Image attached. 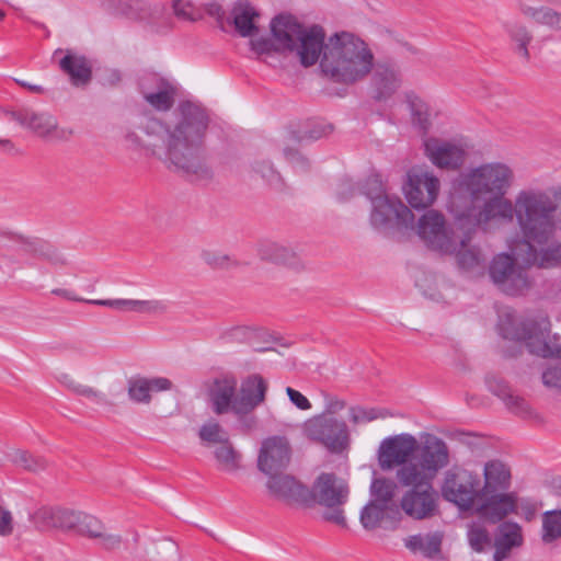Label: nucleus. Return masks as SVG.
I'll use <instances>...</instances> for the list:
<instances>
[{
    "label": "nucleus",
    "instance_id": "nucleus-1",
    "mask_svg": "<svg viewBox=\"0 0 561 561\" xmlns=\"http://www.w3.org/2000/svg\"><path fill=\"white\" fill-rule=\"evenodd\" d=\"M514 179L513 170L502 162L484 163L460 174L448 207L461 229L490 232L515 221L522 236L533 220L537 221L551 196L539 188H525L511 201L505 195Z\"/></svg>",
    "mask_w": 561,
    "mask_h": 561
},
{
    "label": "nucleus",
    "instance_id": "nucleus-2",
    "mask_svg": "<svg viewBox=\"0 0 561 561\" xmlns=\"http://www.w3.org/2000/svg\"><path fill=\"white\" fill-rule=\"evenodd\" d=\"M274 32L287 47H294L291 37L299 41L300 64L316 65L320 59L322 75L335 83L351 85L363 81L373 71L371 87L377 100L390 98L401 85V73L392 62L375 64L368 44L350 32H337L325 39L324 30L313 26L304 32L291 21L278 20Z\"/></svg>",
    "mask_w": 561,
    "mask_h": 561
},
{
    "label": "nucleus",
    "instance_id": "nucleus-3",
    "mask_svg": "<svg viewBox=\"0 0 561 561\" xmlns=\"http://www.w3.org/2000/svg\"><path fill=\"white\" fill-rule=\"evenodd\" d=\"M210 118L207 110L192 101H182L165 123L146 117L141 130L150 138L161 140L163 161L171 169L195 180L210 178L205 139Z\"/></svg>",
    "mask_w": 561,
    "mask_h": 561
},
{
    "label": "nucleus",
    "instance_id": "nucleus-4",
    "mask_svg": "<svg viewBox=\"0 0 561 561\" xmlns=\"http://www.w3.org/2000/svg\"><path fill=\"white\" fill-rule=\"evenodd\" d=\"M542 210L541 217L524 231L514 253L525 266L551 270L561 266V208L550 197Z\"/></svg>",
    "mask_w": 561,
    "mask_h": 561
},
{
    "label": "nucleus",
    "instance_id": "nucleus-5",
    "mask_svg": "<svg viewBox=\"0 0 561 561\" xmlns=\"http://www.w3.org/2000/svg\"><path fill=\"white\" fill-rule=\"evenodd\" d=\"M397 479L409 488L400 499L398 508L401 514L413 520H426L439 514V494L433 486L432 477L410 463L397 471Z\"/></svg>",
    "mask_w": 561,
    "mask_h": 561
},
{
    "label": "nucleus",
    "instance_id": "nucleus-6",
    "mask_svg": "<svg viewBox=\"0 0 561 561\" xmlns=\"http://www.w3.org/2000/svg\"><path fill=\"white\" fill-rule=\"evenodd\" d=\"M499 331L505 340L523 342L530 354L561 358V343L557 335L549 336L550 323L547 319L517 321L507 313L500 319Z\"/></svg>",
    "mask_w": 561,
    "mask_h": 561
},
{
    "label": "nucleus",
    "instance_id": "nucleus-7",
    "mask_svg": "<svg viewBox=\"0 0 561 561\" xmlns=\"http://www.w3.org/2000/svg\"><path fill=\"white\" fill-rule=\"evenodd\" d=\"M350 488L345 480L334 473H321L308 489L307 506L318 504L324 508L322 517L325 522L342 528L347 527L343 506L348 500Z\"/></svg>",
    "mask_w": 561,
    "mask_h": 561
},
{
    "label": "nucleus",
    "instance_id": "nucleus-8",
    "mask_svg": "<svg viewBox=\"0 0 561 561\" xmlns=\"http://www.w3.org/2000/svg\"><path fill=\"white\" fill-rule=\"evenodd\" d=\"M523 241L520 240L512 249V255L501 253L493 257L489 266V275L492 282L499 287L501 291L510 296L523 295L531 286V280L526 267L519 260H517L514 251L516 247Z\"/></svg>",
    "mask_w": 561,
    "mask_h": 561
},
{
    "label": "nucleus",
    "instance_id": "nucleus-9",
    "mask_svg": "<svg viewBox=\"0 0 561 561\" xmlns=\"http://www.w3.org/2000/svg\"><path fill=\"white\" fill-rule=\"evenodd\" d=\"M481 492V480L477 473L458 468L445 473L442 495L460 511L473 510Z\"/></svg>",
    "mask_w": 561,
    "mask_h": 561
},
{
    "label": "nucleus",
    "instance_id": "nucleus-10",
    "mask_svg": "<svg viewBox=\"0 0 561 561\" xmlns=\"http://www.w3.org/2000/svg\"><path fill=\"white\" fill-rule=\"evenodd\" d=\"M304 433L309 439L323 444L331 451H341L348 444L346 423L327 413L307 420Z\"/></svg>",
    "mask_w": 561,
    "mask_h": 561
},
{
    "label": "nucleus",
    "instance_id": "nucleus-11",
    "mask_svg": "<svg viewBox=\"0 0 561 561\" xmlns=\"http://www.w3.org/2000/svg\"><path fill=\"white\" fill-rule=\"evenodd\" d=\"M414 216L399 197L387 195L373 199L370 211L371 226L385 231L391 226L398 228L413 229Z\"/></svg>",
    "mask_w": 561,
    "mask_h": 561
},
{
    "label": "nucleus",
    "instance_id": "nucleus-12",
    "mask_svg": "<svg viewBox=\"0 0 561 561\" xmlns=\"http://www.w3.org/2000/svg\"><path fill=\"white\" fill-rule=\"evenodd\" d=\"M439 190L438 178L422 169L410 171L403 186L407 201L415 209L430 207L436 201Z\"/></svg>",
    "mask_w": 561,
    "mask_h": 561
},
{
    "label": "nucleus",
    "instance_id": "nucleus-13",
    "mask_svg": "<svg viewBox=\"0 0 561 561\" xmlns=\"http://www.w3.org/2000/svg\"><path fill=\"white\" fill-rule=\"evenodd\" d=\"M8 115L10 119L15 121L25 128H28L42 138L66 141L73 135L72 128L58 126L56 117L48 113H36L31 110H21L10 112Z\"/></svg>",
    "mask_w": 561,
    "mask_h": 561
},
{
    "label": "nucleus",
    "instance_id": "nucleus-14",
    "mask_svg": "<svg viewBox=\"0 0 561 561\" xmlns=\"http://www.w3.org/2000/svg\"><path fill=\"white\" fill-rule=\"evenodd\" d=\"M416 233L433 250L442 253H453L456 250L445 217L437 210H427L421 216L416 224Z\"/></svg>",
    "mask_w": 561,
    "mask_h": 561
},
{
    "label": "nucleus",
    "instance_id": "nucleus-15",
    "mask_svg": "<svg viewBox=\"0 0 561 561\" xmlns=\"http://www.w3.org/2000/svg\"><path fill=\"white\" fill-rule=\"evenodd\" d=\"M417 449V440L411 434H399L385 438L378 448V465L381 470L388 471L394 467L408 466V460Z\"/></svg>",
    "mask_w": 561,
    "mask_h": 561
},
{
    "label": "nucleus",
    "instance_id": "nucleus-16",
    "mask_svg": "<svg viewBox=\"0 0 561 561\" xmlns=\"http://www.w3.org/2000/svg\"><path fill=\"white\" fill-rule=\"evenodd\" d=\"M518 504L514 492H481L474 512L483 519L496 524L516 512Z\"/></svg>",
    "mask_w": 561,
    "mask_h": 561
},
{
    "label": "nucleus",
    "instance_id": "nucleus-17",
    "mask_svg": "<svg viewBox=\"0 0 561 561\" xmlns=\"http://www.w3.org/2000/svg\"><path fill=\"white\" fill-rule=\"evenodd\" d=\"M211 410L217 415H237L238 379L232 374H224L211 380L208 387Z\"/></svg>",
    "mask_w": 561,
    "mask_h": 561
},
{
    "label": "nucleus",
    "instance_id": "nucleus-18",
    "mask_svg": "<svg viewBox=\"0 0 561 561\" xmlns=\"http://www.w3.org/2000/svg\"><path fill=\"white\" fill-rule=\"evenodd\" d=\"M290 460V447L285 437L266 438L260 448L257 468L271 477L285 469Z\"/></svg>",
    "mask_w": 561,
    "mask_h": 561
},
{
    "label": "nucleus",
    "instance_id": "nucleus-19",
    "mask_svg": "<svg viewBox=\"0 0 561 561\" xmlns=\"http://www.w3.org/2000/svg\"><path fill=\"white\" fill-rule=\"evenodd\" d=\"M140 93L146 103L158 112H168L174 105L178 88L169 80L151 76L140 83Z\"/></svg>",
    "mask_w": 561,
    "mask_h": 561
},
{
    "label": "nucleus",
    "instance_id": "nucleus-20",
    "mask_svg": "<svg viewBox=\"0 0 561 561\" xmlns=\"http://www.w3.org/2000/svg\"><path fill=\"white\" fill-rule=\"evenodd\" d=\"M266 488L272 497L287 504L307 506L308 488L293 476L276 473L268 478Z\"/></svg>",
    "mask_w": 561,
    "mask_h": 561
},
{
    "label": "nucleus",
    "instance_id": "nucleus-21",
    "mask_svg": "<svg viewBox=\"0 0 561 561\" xmlns=\"http://www.w3.org/2000/svg\"><path fill=\"white\" fill-rule=\"evenodd\" d=\"M424 148L432 163L440 169L456 170L466 159V152L461 146L436 138L426 139Z\"/></svg>",
    "mask_w": 561,
    "mask_h": 561
},
{
    "label": "nucleus",
    "instance_id": "nucleus-22",
    "mask_svg": "<svg viewBox=\"0 0 561 561\" xmlns=\"http://www.w3.org/2000/svg\"><path fill=\"white\" fill-rule=\"evenodd\" d=\"M32 522L39 530H71L79 522V512L59 506H43L34 512Z\"/></svg>",
    "mask_w": 561,
    "mask_h": 561
},
{
    "label": "nucleus",
    "instance_id": "nucleus-23",
    "mask_svg": "<svg viewBox=\"0 0 561 561\" xmlns=\"http://www.w3.org/2000/svg\"><path fill=\"white\" fill-rule=\"evenodd\" d=\"M420 465H416L428 477L434 478L439 469L449 462V451L446 443L433 435H428L420 449Z\"/></svg>",
    "mask_w": 561,
    "mask_h": 561
},
{
    "label": "nucleus",
    "instance_id": "nucleus-24",
    "mask_svg": "<svg viewBox=\"0 0 561 561\" xmlns=\"http://www.w3.org/2000/svg\"><path fill=\"white\" fill-rule=\"evenodd\" d=\"M267 383L257 374L250 375L242 380L238 390L237 415L243 416L251 413L265 400Z\"/></svg>",
    "mask_w": 561,
    "mask_h": 561
},
{
    "label": "nucleus",
    "instance_id": "nucleus-25",
    "mask_svg": "<svg viewBox=\"0 0 561 561\" xmlns=\"http://www.w3.org/2000/svg\"><path fill=\"white\" fill-rule=\"evenodd\" d=\"M87 304L108 307L121 312H136L151 316L163 314L168 311V304L160 299H92Z\"/></svg>",
    "mask_w": 561,
    "mask_h": 561
},
{
    "label": "nucleus",
    "instance_id": "nucleus-26",
    "mask_svg": "<svg viewBox=\"0 0 561 561\" xmlns=\"http://www.w3.org/2000/svg\"><path fill=\"white\" fill-rule=\"evenodd\" d=\"M486 386L494 396L504 402L512 413L522 417H533L535 415L526 399L516 394L501 377L488 376Z\"/></svg>",
    "mask_w": 561,
    "mask_h": 561
},
{
    "label": "nucleus",
    "instance_id": "nucleus-27",
    "mask_svg": "<svg viewBox=\"0 0 561 561\" xmlns=\"http://www.w3.org/2000/svg\"><path fill=\"white\" fill-rule=\"evenodd\" d=\"M524 542L522 527L517 523L504 522L494 534V561H503L511 557L512 551Z\"/></svg>",
    "mask_w": 561,
    "mask_h": 561
},
{
    "label": "nucleus",
    "instance_id": "nucleus-28",
    "mask_svg": "<svg viewBox=\"0 0 561 561\" xmlns=\"http://www.w3.org/2000/svg\"><path fill=\"white\" fill-rule=\"evenodd\" d=\"M172 388V381L164 377L130 378L128 380V397L135 403L149 404L152 392L168 391Z\"/></svg>",
    "mask_w": 561,
    "mask_h": 561
},
{
    "label": "nucleus",
    "instance_id": "nucleus-29",
    "mask_svg": "<svg viewBox=\"0 0 561 561\" xmlns=\"http://www.w3.org/2000/svg\"><path fill=\"white\" fill-rule=\"evenodd\" d=\"M257 253L263 261L283 264L295 268L301 266L300 257L295 249L276 241H261L257 245Z\"/></svg>",
    "mask_w": 561,
    "mask_h": 561
},
{
    "label": "nucleus",
    "instance_id": "nucleus-30",
    "mask_svg": "<svg viewBox=\"0 0 561 561\" xmlns=\"http://www.w3.org/2000/svg\"><path fill=\"white\" fill-rule=\"evenodd\" d=\"M79 535L91 539H100L101 545L106 549H113L119 546L122 538L115 534H107L100 519L92 515L79 512V522L75 527Z\"/></svg>",
    "mask_w": 561,
    "mask_h": 561
},
{
    "label": "nucleus",
    "instance_id": "nucleus-31",
    "mask_svg": "<svg viewBox=\"0 0 561 561\" xmlns=\"http://www.w3.org/2000/svg\"><path fill=\"white\" fill-rule=\"evenodd\" d=\"M279 19L283 20L284 23L287 22V20L294 22L304 32L310 31L314 26V25H312L310 27H305L294 16L288 15V14H279V15L275 16L272 20V22H271V32H272L273 38L275 41V44L271 39H268V38H263V37L262 38H256V39H252L251 41L252 49L255 53H257V54H266V53H271L272 50H276V51H285V50L295 51L296 55L298 56V58L300 59V56H299V53H298L299 46L297 45L299 43L298 39H296L295 37H291L295 46L294 47H287L279 38L276 37L275 32H274V25H275V23Z\"/></svg>",
    "mask_w": 561,
    "mask_h": 561
},
{
    "label": "nucleus",
    "instance_id": "nucleus-32",
    "mask_svg": "<svg viewBox=\"0 0 561 561\" xmlns=\"http://www.w3.org/2000/svg\"><path fill=\"white\" fill-rule=\"evenodd\" d=\"M386 518L400 522L402 517L398 506L387 507L370 500L359 514V522L363 528L368 531L380 527L381 522Z\"/></svg>",
    "mask_w": 561,
    "mask_h": 561
},
{
    "label": "nucleus",
    "instance_id": "nucleus-33",
    "mask_svg": "<svg viewBox=\"0 0 561 561\" xmlns=\"http://www.w3.org/2000/svg\"><path fill=\"white\" fill-rule=\"evenodd\" d=\"M443 535L439 531L416 534L404 539V547L413 554L434 559L442 550Z\"/></svg>",
    "mask_w": 561,
    "mask_h": 561
},
{
    "label": "nucleus",
    "instance_id": "nucleus-34",
    "mask_svg": "<svg viewBox=\"0 0 561 561\" xmlns=\"http://www.w3.org/2000/svg\"><path fill=\"white\" fill-rule=\"evenodd\" d=\"M21 250L51 265L61 266L67 264V259L51 243L38 238L21 239Z\"/></svg>",
    "mask_w": 561,
    "mask_h": 561
},
{
    "label": "nucleus",
    "instance_id": "nucleus-35",
    "mask_svg": "<svg viewBox=\"0 0 561 561\" xmlns=\"http://www.w3.org/2000/svg\"><path fill=\"white\" fill-rule=\"evenodd\" d=\"M484 483L481 486L484 493L506 492L511 485L510 469L499 460L485 463L483 469Z\"/></svg>",
    "mask_w": 561,
    "mask_h": 561
},
{
    "label": "nucleus",
    "instance_id": "nucleus-36",
    "mask_svg": "<svg viewBox=\"0 0 561 561\" xmlns=\"http://www.w3.org/2000/svg\"><path fill=\"white\" fill-rule=\"evenodd\" d=\"M59 67L70 77L73 85H85L91 80V66L83 56L68 53L62 59H60Z\"/></svg>",
    "mask_w": 561,
    "mask_h": 561
},
{
    "label": "nucleus",
    "instance_id": "nucleus-37",
    "mask_svg": "<svg viewBox=\"0 0 561 561\" xmlns=\"http://www.w3.org/2000/svg\"><path fill=\"white\" fill-rule=\"evenodd\" d=\"M453 253H456L457 263L463 270L483 268L485 265V255L480 248L470 244L469 236L462 238L459 244L456 243Z\"/></svg>",
    "mask_w": 561,
    "mask_h": 561
},
{
    "label": "nucleus",
    "instance_id": "nucleus-38",
    "mask_svg": "<svg viewBox=\"0 0 561 561\" xmlns=\"http://www.w3.org/2000/svg\"><path fill=\"white\" fill-rule=\"evenodd\" d=\"M513 46V51L524 61H529L528 45L533 42V34L518 22L508 21L503 24Z\"/></svg>",
    "mask_w": 561,
    "mask_h": 561
},
{
    "label": "nucleus",
    "instance_id": "nucleus-39",
    "mask_svg": "<svg viewBox=\"0 0 561 561\" xmlns=\"http://www.w3.org/2000/svg\"><path fill=\"white\" fill-rule=\"evenodd\" d=\"M231 14L236 30L241 36L247 37L254 34L256 31L254 18L259 16V13L248 0H238L232 8Z\"/></svg>",
    "mask_w": 561,
    "mask_h": 561
},
{
    "label": "nucleus",
    "instance_id": "nucleus-40",
    "mask_svg": "<svg viewBox=\"0 0 561 561\" xmlns=\"http://www.w3.org/2000/svg\"><path fill=\"white\" fill-rule=\"evenodd\" d=\"M213 455L217 469L222 472L234 473L242 468V455L233 447L230 440L224 445L216 446Z\"/></svg>",
    "mask_w": 561,
    "mask_h": 561
},
{
    "label": "nucleus",
    "instance_id": "nucleus-41",
    "mask_svg": "<svg viewBox=\"0 0 561 561\" xmlns=\"http://www.w3.org/2000/svg\"><path fill=\"white\" fill-rule=\"evenodd\" d=\"M397 491V483L387 478H376L370 484L371 501L387 507L397 506L393 502Z\"/></svg>",
    "mask_w": 561,
    "mask_h": 561
},
{
    "label": "nucleus",
    "instance_id": "nucleus-42",
    "mask_svg": "<svg viewBox=\"0 0 561 561\" xmlns=\"http://www.w3.org/2000/svg\"><path fill=\"white\" fill-rule=\"evenodd\" d=\"M7 458L13 465L32 472L42 471L48 466V461L44 457L30 454L22 449H12L11 451H8Z\"/></svg>",
    "mask_w": 561,
    "mask_h": 561
},
{
    "label": "nucleus",
    "instance_id": "nucleus-43",
    "mask_svg": "<svg viewBox=\"0 0 561 561\" xmlns=\"http://www.w3.org/2000/svg\"><path fill=\"white\" fill-rule=\"evenodd\" d=\"M561 539V508L547 511L541 515V540L552 543Z\"/></svg>",
    "mask_w": 561,
    "mask_h": 561
},
{
    "label": "nucleus",
    "instance_id": "nucleus-44",
    "mask_svg": "<svg viewBox=\"0 0 561 561\" xmlns=\"http://www.w3.org/2000/svg\"><path fill=\"white\" fill-rule=\"evenodd\" d=\"M407 103L411 112L413 124L420 129L427 130L430 126V108L428 105L416 94L408 93Z\"/></svg>",
    "mask_w": 561,
    "mask_h": 561
},
{
    "label": "nucleus",
    "instance_id": "nucleus-45",
    "mask_svg": "<svg viewBox=\"0 0 561 561\" xmlns=\"http://www.w3.org/2000/svg\"><path fill=\"white\" fill-rule=\"evenodd\" d=\"M198 436L201 440L208 447L220 446L228 443L229 435L224 427L217 422H207L201 428Z\"/></svg>",
    "mask_w": 561,
    "mask_h": 561
},
{
    "label": "nucleus",
    "instance_id": "nucleus-46",
    "mask_svg": "<svg viewBox=\"0 0 561 561\" xmlns=\"http://www.w3.org/2000/svg\"><path fill=\"white\" fill-rule=\"evenodd\" d=\"M257 336L259 331L256 329L245 325H236L222 331L220 334V340H222L225 343L252 344Z\"/></svg>",
    "mask_w": 561,
    "mask_h": 561
},
{
    "label": "nucleus",
    "instance_id": "nucleus-47",
    "mask_svg": "<svg viewBox=\"0 0 561 561\" xmlns=\"http://www.w3.org/2000/svg\"><path fill=\"white\" fill-rule=\"evenodd\" d=\"M467 536L470 547L476 552L484 551L492 543L488 529L481 523H471Z\"/></svg>",
    "mask_w": 561,
    "mask_h": 561
},
{
    "label": "nucleus",
    "instance_id": "nucleus-48",
    "mask_svg": "<svg viewBox=\"0 0 561 561\" xmlns=\"http://www.w3.org/2000/svg\"><path fill=\"white\" fill-rule=\"evenodd\" d=\"M253 170L255 173L260 174L261 178L266 181V183L276 188L282 190L284 186L283 179L280 174L275 170L271 161L267 160H257L253 164Z\"/></svg>",
    "mask_w": 561,
    "mask_h": 561
},
{
    "label": "nucleus",
    "instance_id": "nucleus-49",
    "mask_svg": "<svg viewBox=\"0 0 561 561\" xmlns=\"http://www.w3.org/2000/svg\"><path fill=\"white\" fill-rule=\"evenodd\" d=\"M391 414L388 410L379 408L365 409L362 407H352L350 409V419L354 424L367 423L378 419H386Z\"/></svg>",
    "mask_w": 561,
    "mask_h": 561
},
{
    "label": "nucleus",
    "instance_id": "nucleus-50",
    "mask_svg": "<svg viewBox=\"0 0 561 561\" xmlns=\"http://www.w3.org/2000/svg\"><path fill=\"white\" fill-rule=\"evenodd\" d=\"M201 257L213 268H226L234 264L230 255L216 250H203Z\"/></svg>",
    "mask_w": 561,
    "mask_h": 561
},
{
    "label": "nucleus",
    "instance_id": "nucleus-51",
    "mask_svg": "<svg viewBox=\"0 0 561 561\" xmlns=\"http://www.w3.org/2000/svg\"><path fill=\"white\" fill-rule=\"evenodd\" d=\"M363 194L369 198L371 204L375 197L387 196L381 176L378 174L368 176L363 187Z\"/></svg>",
    "mask_w": 561,
    "mask_h": 561
},
{
    "label": "nucleus",
    "instance_id": "nucleus-52",
    "mask_svg": "<svg viewBox=\"0 0 561 561\" xmlns=\"http://www.w3.org/2000/svg\"><path fill=\"white\" fill-rule=\"evenodd\" d=\"M542 382L548 388L561 389V363L542 373Z\"/></svg>",
    "mask_w": 561,
    "mask_h": 561
},
{
    "label": "nucleus",
    "instance_id": "nucleus-53",
    "mask_svg": "<svg viewBox=\"0 0 561 561\" xmlns=\"http://www.w3.org/2000/svg\"><path fill=\"white\" fill-rule=\"evenodd\" d=\"M285 159L293 164L297 171H307L309 168V161L299 151L291 148L284 149Z\"/></svg>",
    "mask_w": 561,
    "mask_h": 561
},
{
    "label": "nucleus",
    "instance_id": "nucleus-54",
    "mask_svg": "<svg viewBox=\"0 0 561 561\" xmlns=\"http://www.w3.org/2000/svg\"><path fill=\"white\" fill-rule=\"evenodd\" d=\"M523 12L526 15H531L534 19H536L537 22L547 24L549 26L551 25L553 15L556 13V11H553L552 9H549V8H541L539 10L527 8V9H523Z\"/></svg>",
    "mask_w": 561,
    "mask_h": 561
},
{
    "label": "nucleus",
    "instance_id": "nucleus-55",
    "mask_svg": "<svg viewBox=\"0 0 561 561\" xmlns=\"http://www.w3.org/2000/svg\"><path fill=\"white\" fill-rule=\"evenodd\" d=\"M174 14L183 20L193 21L194 8L190 1L186 0H173Z\"/></svg>",
    "mask_w": 561,
    "mask_h": 561
},
{
    "label": "nucleus",
    "instance_id": "nucleus-56",
    "mask_svg": "<svg viewBox=\"0 0 561 561\" xmlns=\"http://www.w3.org/2000/svg\"><path fill=\"white\" fill-rule=\"evenodd\" d=\"M332 130L331 125L325 124L323 122H317L314 123L313 127L307 131H305L302 138L305 139H319L323 136H327Z\"/></svg>",
    "mask_w": 561,
    "mask_h": 561
},
{
    "label": "nucleus",
    "instance_id": "nucleus-57",
    "mask_svg": "<svg viewBox=\"0 0 561 561\" xmlns=\"http://www.w3.org/2000/svg\"><path fill=\"white\" fill-rule=\"evenodd\" d=\"M13 517L11 512L0 506V536H10L13 533Z\"/></svg>",
    "mask_w": 561,
    "mask_h": 561
},
{
    "label": "nucleus",
    "instance_id": "nucleus-58",
    "mask_svg": "<svg viewBox=\"0 0 561 561\" xmlns=\"http://www.w3.org/2000/svg\"><path fill=\"white\" fill-rule=\"evenodd\" d=\"M286 392L288 394L290 402L295 404L298 409L309 410L311 408L310 401L298 390L287 387Z\"/></svg>",
    "mask_w": 561,
    "mask_h": 561
},
{
    "label": "nucleus",
    "instance_id": "nucleus-59",
    "mask_svg": "<svg viewBox=\"0 0 561 561\" xmlns=\"http://www.w3.org/2000/svg\"><path fill=\"white\" fill-rule=\"evenodd\" d=\"M345 401L339 399L335 396L327 394L324 397V408L328 415L335 414L345 408Z\"/></svg>",
    "mask_w": 561,
    "mask_h": 561
},
{
    "label": "nucleus",
    "instance_id": "nucleus-60",
    "mask_svg": "<svg viewBox=\"0 0 561 561\" xmlns=\"http://www.w3.org/2000/svg\"><path fill=\"white\" fill-rule=\"evenodd\" d=\"M75 391L82 397L94 400L96 403H102L105 401V398L102 393L88 386L78 385L75 387Z\"/></svg>",
    "mask_w": 561,
    "mask_h": 561
},
{
    "label": "nucleus",
    "instance_id": "nucleus-61",
    "mask_svg": "<svg viewBox=\"0 0 561 561\" xmlns=\"http://www.w3.org/2000/svg\"><path fill=\"white\" fill-rule=\"evenodd\" d=\"M51 294L56 295V296H59V297H62V298H65L67 300H71V301L87 302V300H88V299H84V298L76 296L73 294V291L65 289V288H55V289L51 290Z\"/></svg>",
    "mask_w": 561,
    "mask_h": 561
},
{
    "label": "nucleus",
    "instance_id": "nucleus-62",
    "mask_svg": "<svg viewBox=\"0 0 561 561\" xmlns=\"http://www.w3.org/2000/svg\"><path fill=\"white\" fill-rule=\"evenodd\" d=\"M15 82H16L19 85H21V87H23V88L27 89V90H28V91H31V92H34V93H43V92H44V88H43V87H41V85H37V84H31V83H28V82H26V81H24V80H18V79L15 80Z\"/></svg>",
    "mask_w": 561,
    "mask_h": 561
},
{
    "label": "nucleus",
    "instance_id": "nucleus-63",
    "mask_svg": "<svg viewBox=\"0 0 561 561\" xmlns=\"http://www.w3.org/2000/svg\"><path fill=\"white\" fill-rule=\"evenodd\" d=\"M554 28L561 30V13L556 12L551 25Z\"/></svg>",
    "mask_w": 561,
    "mask_h": 561
},
{
    "label": "nucleus",
    "instance_id": "nucleus-64",
    "mask_svg": "<svg viewBox=\"0 0 561 561\" xmlns=\"http://www.w3.org/2000/svg\"><path fill=\"white\" fill-rule=\"evenodd\" d=\"M0 145H4V146H11V141L5 139V140H0Z\"/></svg>",
    "mask_w": 561,
    "mask_h": 561
}]
</instances>
